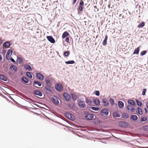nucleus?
Masks as SVG:
<instances>
[{"label": "nucleus", "instance_id": "nucleus-55", "mask_svg": "<svg viewBox=\"0 0 148 148\" xmlns=\"http://www.w3.org/2000/svg\"><path fill=\"white\" fill-rule=\"evenodd\" d=\"M2 57L1 55L0 54V60H2Z\"/></svg>", "mask_w": 148, "mask_h": 148}, {"label": "nucleus", "instance_id": "nucleus-22", "mask_svg": "<svg viewBox=\"0 0 148 148\" xmlns=\"http://www.w3.org/2000/svg\"><path fill=\"white\" fill-rule=\"evenodd\" d=\"M69 34V33L68 32L66 31L65 32L63 33L62 36V37L63 38L65 37L68 36Z\"/></svg>", "mask_w": 148, "mask_h": 148}, {"label": "nucleus", "instance_id": "nucleus-52", "mask_svg": "<svg viewBox=\"0 0 148 148\" xmlns=\"http://www.w3.org/2000/svg\"><path fill=\"white\" fill-rule=\"evenodd\" d=\"M77 0H73V4H74L76 2Z\"/></svg>", "mask_w": 148, "mask_h": 148}, {"label": "nucleus", "instance_id": "nucleus-12", "mask_svg": "<svg viewBox=\"0 0 148 148\" xmlns=\"http://www.w3.org/2000/svg\"><path fill=\"white\" fill-rule=\"evenodd\" d=\"M64 96L66 100L67 101L69 100L70 98V96L66 93H64Z\"/></svg>", "mask_w": 148, "mask_h": 148}, {"label": "nucleus", "instance_id": "nucleus-25", "mask_svg": "<svg viewBox=\"0 0 148 148\" xmlns=\"http://www.w3.org/2000/svg\"><path fill=\"white\" fill-rule=\"evenodd\" d=\"M34 85H37L39 86H41V82L37 81H34Z\"/></svg>", "mask_w": 148, "mask_h": 148}, {"label": "nucleus", "instance_id": "nucleus-30", "mask_svg": "<svg viewBox=\"0 0 148 148\" xmlns=\"http://www.w3.org/2000/svg\"><path fill=\"white\" fill-rule=\"evenodd\" d=\"M122 116V117L123 118L127 119L128 117V114L125 113H123Z\"/></svg>", "mask_w": 148, "mask_h": 148}, {"label": "nucleus", "instance_id": "nucleus-6", "mask_svg": "<svg viewBox=\"0 0 148 148\" xmlns=\"http://www.w3.org/2000/svg\"><path fill=\"white\" fill-rule=\"evenodd\" d=\"M126 108L132 112H134L135 111L134 108L132 106L128 105L127 106Z\"/></svg>", "mask_w": 148, "mask_h": 148}, {"label": "nucleus", "instance_id": "nucleus-41", "mask_svg": "<svg viewBox=\"0 0 148 148\" xmlns=\"http://www.w3.org/2000/svg\"><path fill=\"white\" fill-rule=\"evenodd\" d=\"M147 118L146 117H143L141 118L140 121L141 122L145 121L147 120Z\"/></svg>", "mask_w": 148, "mask_h": 148}, {"label": "nucleus", "instance_id": "nucleus-35", "mask_svg": "<svg viewBox=\"0 0 148 148\" xmlns=\"http://www.w3.org/2000/svg\"><path fill=\"white\" fill-rule=\"evenodd\" d=\"M136 102L137 103V105L140 106L141 107L142 105V103L141 101H140L139 100H136Z\"/></svg>", "mask_w": 148, "mask_h": 148}, {"label": "nucleus", "instance_id": "nucleus-47", "mask_svg": "<svg viewBox=\"0 0 148 148\" xmlns=\"http://www.w3.org/2000/svg\"><path fill=\"white\" fill-rule=\"evenodd\" d=\"M147 90L145 89H144L143 90L142 94L143 95H145V92Z\"/></svg>", "mask_w": 148, "mask_h": 148}, {"label": "nucleus", "instance_id": "nucleus-20", "mask_svg": "<svg viewBox=\"0 0 148 148\" xmlns=\"http://www.w3.org/2000/svg\"><path fill=\"white\" fill-rule=\"evenodd\" d=\"M139 48L140 47H138L135 49L133 52V54H138L139 51Z\"/></svg>", "mask_w": 148, "mask_h": 148}, {"label": "nucleus", "instance_id": "nucleus-57", "mask_svg": "<svg viewBox=\"0 0 148 148\" xmlns=\"http://www.w3.org/2000/svg\"><path fill=\"white\" fill-rule=\"evenodd\" d=\"M140 148H148V147H142Z\"/></svg>", "mask_w": 148, "mask_h": 148}, {"label": "nucleus", "instance_id": "nucleus-42", "mask_svg": "<svg viewBox=\"0 0 148 148\" xmlns=\"http://www.w3.org/2000/svg\"><path fill=\"white\" fill-rule=\"evenodd\" d=\"M70 54V52L69 51H67L65 52L64 53V56L67 57Z\"/></svg>", "mask_w": 148, "mask_h": 148}, {"label": "nucleus", "instance_id": "nucleus-9", "mask_svg": "<svg viewBox=\"0 0 148 148\" xmlns=\"http://www.w3.org/2000/svg\"><path fill=\"white\" fill-rule=\"evenodd\" d=\"M136 111L138 114L140 115H142L143 113L142 109L141 108L139 107L137 108Z\"/></svg>", "mask_w": 148, "mask_h": 148}, {"label": "nucleus", "instance_id": "nucleus-14", "mask_svg": "<svg viewBox=\"0 0 148 148\" xmlns=\"http://www.w3.org/2000/svg\"><path fill=\"white\" fill-rule=\"evenodd\" d=\"M93 101L95 104L97 106H99L100 104L99 100L98 99H94L93 100Z\"/></svg>", "mask_w": 148, "mask_h": 148}, {"label": "nucleus", "instance_id": "nucleus-40", "mask_svg": "<svg viewBox=\"0 0 148 148\" xmlns=\"http://www.w3.org/2000/svg\"><path fill=\"white\" fill-rule=\"evenodd\" d=\"M91 108L92 110H95V111H98L99 110V108H98V107H91Z\"/></svg>", "mask_w": 148, "mask_h": 148}, {"label": "nucleus", "instance_id": "nucleus-31", "mask_svg": "<svg viewBox=\"0 0 148 148\" xmlns=\"http://www.w3.org/2000/svg\"><path fill=\"white\" fill-rule=\"evenodd\" d=\"M22 80L25 83H28V79L25 77H23L22 78Z\"/></svg>", "mask_w": 148, "mask_h": 148}, {"label": "nucleus", "instance_id": "nucleus-10", "mask_svg": "<svg viewBox=\"0 0 148 148\" xmlns=\"http://www.w3.org/2000/svg\"><path fill=\"white\" fill-rule=\"evenodd\" d=\"M93 118V116L92 114H88L86 116V118L88 120H91Z\"/></svg>", "mask_w": 148, "mask_h": 148}, {"label": "nucleus", "instance_id": "nucleus-5", "mask_svg": "<svg viewBox=\"0 0 148 148\" xmlns=\"http://www.w3.org/2000/svg\"><path fill=\"white\" fill-rule=\"evenodd\" d=\"M36 77L38 79L41 81L44 78L43 76L40 73H37L36 75Z\"/></svg>", "mask_w": 148, "mask_h": 148}, {"label": "nucleus", "instance_id": "nucleus-17", "mask_svg": "<svg viewBox=\"0 0 148 148\" xmlns=\"http://www.w3.org/2000/svg\"><path fill=\"white\" fill-rule=\"evenodd\" d=\"M108 36L106 35L105 36L104 39L103 40V46H105L106 45L107 43V40L108 39Z\"/></svg>", "mask_w": 148, "mask_h": 148}, {"label": "nucleus", "instance_id": "nucleus-48", "mask_svg": "<svg viewBox=\"0 0 148 148\" xmlns=\"http://www.w3.org/2000/svg\"><path fill=\"white\" fill-rule=\"evenodd\" d=\"M95 94L97 96H99L100 95L99 92L98 91H95Z\"/></svg>", "mask_w": 148, "mask_h": 148}, {"label": "nucleus", "instance_id": "nucleus-54", "mask_svg": "<svg viewBox=\"0 0 148 148\" xmlns=\"http://www.w3.org/2000/svg\"><path fill=\"white\" fill-rule=\"evenodd\" d=\"M144 110H145V112L146 113H147V109L146 108H144Z\"/></svg>", "mask_w": 148, "mask_h": 148}, {"label": "nucleus", "instance_id": "nucleus-38", "mask_svg": "<svg viewBox=\"0 0 148 148\" xmlns=\"http://www.w3.org/2000/svg\"><path fill=\"white\" fill-rule=\"evenodd\" d=\"M26 75L29 77L30 78H32V74L30 73L29 72H26Z\"/></svg>", "mask_w": 148, "mask_h": 148}, {"label": "nucleus", "instance_id": "nucleus-51", "mask_svg": "<svg viewBox=\"0 0 148 148\" xmlns=\"http://www.w3.org/2000/svg\"><path fill=\"white\" fill-rule=\"evenodd\" d=\"M10 60L13 62H15L14 60L12 57L10 58Z\"/></svg>", "mask_w": 148, "mask_h": 148}, {"label": "nucleus", "instance_id": "nucleus-24", "mask_svg": "<svg viewBox=\"0 0 148 148\" xmlns=\"http://www.w3.org/2000/svg\"><path fill=\"white\" fill-rule=\"evenodd\" d=\"M78 104L79 106L81 108L84 107L85 106V104L83 101H80L79 102Z\"/></svg>", "mask_w": 148, "mask_h": 148}, {"label": "nucleus", "instance_id": "nucleus-23", "mask_svg": "<svg viewBox=\"0 0 148 148\" xmlns=\"http://www.w3.org/2000/svg\"><path fill=\"white\" fill-rule=\"evenodd\" d=\"M45 82L47 85H50L51 84L50 79L49 77H47L46 78Z\"/></svg>", "mask_w": 148, "mask_h": 148}, {"label": "nucleus", "instance_id": "nucleus-26", "mask_svg": "<svg viewBox=\"0 0 148 148\" xmlns=\"http://www.w3.org/2000/svg\"><path fill=\"white\" fill-rule=\"evenodd\" d=\"M86 102L88 105H91L92 101L88 99H86Z\"/></svg>", "mask_w": 148, "mask_h": 148}, {"label": "nucleus", "instance_id": "nucleus-56", "mask_svg": "<svg viewBox=\"0 0 148 148\" xmlns=\"http://www.w3.org/2000/svg\"><path fill=\"white\" fill-rule=\"evenodd\" d=\"M7 58V59L8 60H9L10 59V58H8L7 57V58Z\"/></svg>", "mask_w": 148, "mask_h": 148}, {"label": "nucleus", "instance_id": "nucleus-13", "mask_svg": "<svg viewBox=\"0 0 148 148\" xmlns=\"http://www.w3.org/2000/svg\"><path fill=\"white\" fill-rule=\"evenodd\" d=\"M3 45L5 48H8L10 46V43L9 42H6L4 43Z\"/></svg>", "mask_w": 148, "mask_h": 148}, {"label": "nucleus", "instance_id": "nucleus-11", "mask_svg": "<svg viewBox=\"0 0 148 148\" xmlns=\"http://www.w3.org/2000/svg\"><path fill=\"white\" fill-rule=\"evenodd\" d=\"M103 105L105 106H107L108 105V103L107 100L105 99H103L102 100Z\"/></svg>", "mask_w": 148, "mask_h": 148}, {"label": "nucleus", "instance_id": "nucleus-18", "mask_svg": "<svg viewBox=\"0 0 148 148\" xmlns=\"http://www.w3.org/2000/svg\"><path fill=\"white\" fill-rule=\"evenodd\" d=\"M119 106V108H122L124 107V103L121 101H119L118 103Z\"/></svg>", "mask_w": 148, "mask_h": 148}, {"label": "nucleus", "instance_id": "nucleus-19", "mask_svg": "<svg viewBox=\"0 0 148 148\" xmlns=\"http://www.w3.org/2000/svg\"><path fill=\"white\" fill-rule=\"evenodd\" d=\"M113 116L115 117H119L120 116V115L118 112H116L113 113Z\"/></svg>", "mask_w": 148, "mask_h": 148}, {"label": "nucleus", "instance_id": "nucleus-34", "mask_svg": "<svg viewBox=\"0 0 148 148\" xmlns=\"http://www.w3.org/2000/svg\"><path fill=\"white\" fill-rule=\"evenodd\" d=\"M71 96L73 100L75 101L77 99V96L75 94H72Z\"/></svg>", "mask_w": 148, "mask_h": 148}, {"label": "nucleus", "instance_id": "nucleus-33", "mask_svg": "<svg viewBox=\"0 0 148 148\" xmlns=\"http://www.w3.org/2000/svg\"><path fill=\"white\" fill-rule=\"evenodd\" d=\"M12 53V51L11 49L9 50L7 53V56H8V55L9 56L10 55H11Z\"/></svg>", "mask_w": 148, "mask_h": 148}, {"label": "nucleus", "instance_id": "nucleus-46", "mask_svg": "<svg viewBox=\"0 0 148 148\" xmlns=\"http://www.w3.org/2000/svg\"><path fill=\"white\" fill-rule=\"evenodd\" d=\"M111 104L112 105H113L114 104V100L112 99H110V100Z\"/></svg>", "mask_w": 148, "mask_h": 148}, {"label": "nucleus", "instance_id": "nucleus-8", "mask_svg": "<svg viewBox=\"0 0 148 148\" xmlns=\"http://www.w3.org/2000/svg\"><path fill=\"white\" fill-rule=\"evenodd\" d=\"M50 85H47L45 87V88L47 91H48L50 92H52V89Z\"/></svg>", "mask_w": 148, "mask_h": 148}, {"label": "nucleus", "instance_id": "nucleus-7", "mask_svg": "<svg viewBox=\"0 0 148 148\" xmlns=\"http://www.w3.org/2000/svg\"><path fill=\"white\" fill-rule=\"evenodd\" d=\"M48 40L52 43L55 42V40L51 36H48L47 37Z\"/></svg>", "mask_w": 148, "mask_h": 148}, {"label": "nucleus", "instance_id": "nucleus-21", "mask_svg": "<svg viewBox=\"0 0 148 148\" xmlns=\"http://www.w3.org/2000/svg\"><path fill=\"white\" fill-rule=\"evenodd\" d=\"M24 68L25 69L29 71H31L32 70L31 67L28 64L24 66Z\"/></svg>", "mask_w": 148, "mask_h": 148}, {"label": "nucleus", "instance_id": "nucleus-50", "mask_svg": "<svg viewBox=\"0 0 148 148\" xmlns=\"http://www.w3.org/2000/svg\"><path fill=\"white\" fill-rule=\"evenodd\" d=\"M69 38L68 37H66L65 39V41L67 42H69Z\"/></svg>", "mask_w": 148, "mask_h": 148}, {"label": "nucleus", "instance_id": "nucleus-16", "mask_svg": "<svg viewBox=\"0 0 148 148\" xmlns=\"http://www.w3.org/2000/svg\"><path fill=\"white\" fill-rule=\"evenodd\" d=\"M131 118L134 121H136L138 119V117L135 115H133L131 116Z\"/></svg>", "mask_w": 148, "mask_h": 148}, {"label": "nucleus", "instance_id": "nucleus-1", "mask_svg": "<svg viewBox=\"0 0 148 148\" xmlns=\"http://www.w3.org/2000/svg\"><path fill=\"white\" fill-rule=\"evenodd\" d=\"M51 100L55 104L57 105L59 103L58 98L54 95L51 97Z\"/></svg>", "mask_w": 148, "mask_h": 148}, {"label": "nucleus", "instance_id": "nucleus-39", "mask_svg": "<svg viewBox=\"0 0 148 148\" xmlns=\"http://www.w3.org/2000/svg\"><path fill=\"white\" fill-rule=\"evenodd\" d=\"M17 60L19 63H21L23 61V59L22 58L19 57L18 58Z\"/></svg>", "mask_w": 148, "mask_h": 148}, {"label": "nucleus", "instance_id": "nucleus-28", "mask_svg": "<svg viewBox=\"0 0 148 148\" xmlns=\"http://www.w3.org/2000/svg\"><path fill=\"white\" fill-rule=\"evenodd\" d=\"M128 103L129 104L135 106V103L134 101L132 100H129L128 101Z\"/></svg>", "mask_w": 148, "mask_h": 148}, {"label": "nucleus", "instance_id": "nucleus-36", "mask_svg": "<svg viewBox=\"0 0 148 148\" xmlns=\"http://www.w3.org/2000/svg\"><path fill=\"white\" fill-rule=\"evenodd\" d=\"M66 116L67 117L70 119L72 120V116H73L71 115L70 114H66Z\"/></svg>", "mask_w": 148, "mask_h": 148}, {"label": "nucleus", "instance_id": "nucleus-32", "mask_svg": "<svg viewBox=\"0 0 148 148\" xmlns=\"http://www.w3.org/2000/svg\"><path fill=\"white\" fill-rule=\"evenodd\" d=\"M10 69L15 71L17 69L16 67L14 65H11L10 66Z\"/></svg>", "mask_w": 148, "mask_h": 148}, {"label": "nucleus", "instance_id": "nucleus-4", "mask_svg": "<svg viewBox=\"0 0 148 148\" xmlns=\"http://www.w3.org/2000/svg\"><path fill=\"white\" fill-rule=\"evenodd\" d=\"M119 126L123 127H126L128 125L127 123L124 121H121L119 122Z\"/></svg>", "mask_w": 148, "mask_h": 148}, {"label": "nucleus", "instance_id": "nucleus-27", "mask_svg": "<svg viewBox=\"0 0 148 148\" xmlns=\"http://www.w3.org/2000/svg\"><path fill=\"white\" fill-rule=\"evenodd\" d=\"M0 79L4 81H6L7 80L6 77L5 75H0Z\"/></svg>", "mask_w": 148, "mask_h": 148}, {"label": "nucleus", "instance_id": "nucleus-29", "mask_svg": "<svg viewBox=\"0 0 148 148\" xmlns=\"http://www.w3.org/2000/svg\"><path fill=\"white\" fill-rule=\"evenodd\" d=\"M145 25V22H143L141 23L140 24H139L138 26V28H141L144 27Z\"/></svg>", "mask_w": 148, "mask_h": 148}, {"label": "nucleus", "instance_id": "nucleus-44", "mask_svg": "<svg viewBox=\"0 0 148 148\" xmlns=\"http://www.w3.org/2000/svg\"><path fill=\"white\" fill-rule=\"evenodd\" d=\"M143 129L144 130H145L146 131H148V125L144 126L143 127Z\"/></svg>", "mask_w": 148, "mask_h": 148}, {"label": "nucleus", "instance_id": "nucleus-49", "mask_svg": "<svg viewBox=\"0 0 148 148\" xmlns=\"http://www.w3.org/2000/svg\"><path fill=\"white\" fill-rule=\"evenodd\" d=\"M84 2L83 1H81L79 3V5H81L82 6H84Z\"/></svg>", "mask_w": 148, "mask_h": 148}, {"label": "nucleus", "instance_id": "nucleus-3", "mask_svg": "<svg viewBox=\"0 0 148 148\" xmlns=\"http://www.w3.org/2000/svg\"><path fill=\"white\" fill-rule=\"evenodd\" d=\"M55 88L58 91H61L63 90V86L60 84H57L55 86Z\"/></svg>", "mask_w": 148, "mask_h": 148}, {"label": "nucleus", "instance_id": "nucleus-15", "mask_svg": "<svg viewBox=\"0 0 148 148\" xmlns=\"http://www.w3.org/2000/svg\"><path fill=\"white\" fill-rule=\"evenodd\" d=\"M34 94L39 96H42V92L39 90H36L34 91Z\"/></svg>", "mask_w": 148, "mask_h": 148}, {"label": "nucleus", "instance_id": "nucleus-45", "mask_svg": "<svg viewBox=\"0 0 148 148\" xmlns=\"http://www.w3.org/2000/svg\"><path fill=\"white\" fill-rule=\"evenodd\" d=\"M146 53H147V52H146V51L145 50H144L143 51H142L140 53V54L141 56H143L144 55H145Z\"/></svg>", "mask_w": 148, "mask_h": 148}, {"label": "nucleus", "instance_id": "nucleus-37", "mask_svg": "<svg viewBox=\"0 0 148 148\" xmlns=\"http://www.w3.org/2000/svg\"><path fill=\"white\" fill-rule=\"evenodd\" d=\"M65 63L67 64H73L75 63V62L73 60L69 61H66Z\"/></svg>", "mask_w": 148, "mask_h": 148}, {"label": "nucleus", "instance_id": "nucleus-53", "mask_svg": "<svg viewBox=\"0 0 148 148\" xmlns=\"http://www.w3.org/2000/svg\"><path fill=\"white\" fill-rule=\"evenodd\" d=\"M3 42V41L2 40L0 39V45L2 44Z\"/></svg>", "mask_w": 148, "mask_h": 148}, {"label": "nucleus", "instance_id": "nucleus-43", "mask_svg": "<svg viewBox=\"0 0 148 148\" xmlns=\"http://www.w3.org/2000/svg\"><path fill=\"white\" fill-rule=\"evenodd\" d=\"M78 11H82L83 10V7L81 5H79L78 9H77Z\"/></svg>", "mask_w": 148, "mask_h": 148}, {"label": "nucleus", "instance_id": "nucleus-2", "mask_svg": "<svg viewBox=\"0 0 148 148\" xmlns=\"http://www.w3.org/2000/svg\"><path fill=\"white\" fill-rule=\"evenodd\" d=\"M100 113L101 115L103 116H104L108 115V111L107 109H102L101 112Z\"/></svg>", "mask_w": 148, "mask_h": 148}]
</instances>
